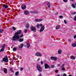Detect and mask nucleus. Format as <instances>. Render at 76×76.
Here are the masks:
<instances>
[{
	"mask_svg": "<svg viewBox=\"0 0 76 76\" xmlns=\"http://www.w3.org/2000/svg\"><path fill=\"white\" fill-rule=\"evenodd\" d=\"M21 30L18 31L17 32L14 34V36L12 38V41H16L19 39L20 38L19 34L21 33Z\"/></svg>",
	"mask_w": 76,
	"mask_h": 76,
	"instance_id": "obj_1",
	"label": "nucleus"
},
{
	"mask_svg": "<svg viewBox=\"0 0 76 76\" xmlns=\"http://www.w3.org/2000/svg\"><path fill=\"white\" fill-rule=\"evenodd\" d=\"M42 26V24H38L37 25V28H39V26L41 27L40 30V32H42V31L44 30V29H45V25H44L43 26Z\"/></svg>",
	"mask_w": 76,
	"mask_h": 76,
	"instance_id": "obj_2",
	"label": "nucleus"
},
{
	"mask_svg": "<svg viewBox=\"0 0 76 76\" xmlns=\"http://www.w3.org/2000/svg\"><path fill=\"white\" fill-rule=\"evenodd\" d=\"M3 61H4V62H8L9 60L8 59V58H7V56H6L4 58H3Z\"/></svg>",
	"mask_w": 76,
	"mask_h": 76,
	"instance_id": "obj_3",
	"label": "nucleus"
},
{
	"mask_svg": "<svg viewBox=\"0 0 76 76\" xmlns=\"http://www.w3.org/2000/svg\"><path fill=\"white\" fill-rule=\"evenodd\" d=\"M5 46H6V44H4L2 46V48L0 50V52H2V51H4V48H5Z\"/></svg>",
	"mask_w": 76,
	"mask_h": 76,
	"instance_id": "obj_4",
	"label": "nucleus"
},
{
	"mask_svg": "<svg viewBox=\"0 0 76 76\" xmlns=\"http://www.w3.org/2000/svg\"><path fill=\"white\" fill-rule=\"evenodd\" d=\"M21 8L23 10H25L26 8V6L25 4H23L21 6Z\"/></svg>",
	"mask_w": 76,
	"mask_h": 76,
	"instance_id": "obj_5",
	"label": "nucleus"
},
{
	"mask_svg": "<svg viewBox=\"0 0 76 76\" xmlns=\"http://www.w3.org/2000/svg\"><path fill=\"white\" fill-rule=\"evenodd\" d=\"M35 56L38 57H41V56H42V55L39 52H36L35 54Z\"/></svg>",
	"mask_w": 76,
	"mask_h": 76,
	"instance_id": "obj_6",
	"label": "nucleus"
},
{
	"mask_svg": "<svg viewBox=\"0 0 76 76\" xmlns=\"http://www.w3.org/2000/svg\"><path fill=\"white\" fill-rule=\"evenodd\" d=\"M31 30L34 32H36V28L34 27H31Z\"/></svg>",
	"mask_w": 76,
	"mask_h": 76,
	"instance_id": "obj_7",
	"label": "nucleus"
},
{
	"mask_svg": "<svg viewBox=\"0 0 76 76\" xmlns=\"http://www.w3.org/2000/svg\"><path fill=\"white\" fill-rule=\"evenodd\" d=\"M37 69L39 72H42V68H41V67H37Z\"/></svg>",
	"mask_w": 76,
	"mask_h": 76,
	"instance_id": "obj_8",
	"label": "nucleus"
},
{
	"mask_svg": "<svg viewBox=\"0 0 76 76\" xmlns=\"http://www.w3.org/2000/svg\"><path fill=\"white\" fill-rule=\"evenodd\" d=\"M50 59L51 60H54L55 61H56L57 59V58L56 57H54V56H52L50 57Z\"/></svg>",
	"mask_w": 76,
	"mask_h": 76,
	"instance_id": "obj_9",
	"label": "nucleus"
},
{
	"mask_svg": "<svg viewBox=\"0 0 76 76\" xmlns=\"http://www.w3.org/2000/svg\"><path fill=\"white\" fill-rule=\"evenodd\" d=\"M4 72L5 74H7V69L6 68H4Z\"/></svg>",
	"mask_w": 76,
	"mask_h": 76,
	"instance_id": "obj_10",
	"label": "nucleus"
},
{
	"mask_svg": "<svg viewBox=\"0 0 76 76\" xmlns=\"http://www.w3.org/2000/svg\"><path fill=\"white\" fill-rule=\"evenodd\" d=\"M3 7H5V9H7L9 7V6L7 5H6L5 4H3L2 6Z\"/></svg>",
	"mask_w": 76,
	"mask_h": 76,
	"instance_id": "obj_11",
	"label": "nucleus"
},
{
	"mask_svg": "<svg viewBox=\"0 0 76 76\" xmlns=\"http://www.w3.org/2000/svg\"><path fill=\"white\" fill-rule=\"evenodd\" d=\"M24 13L25 15H27V14H29V12L28 11L26 10L24 12Z\"/></svg>",
	"mask_w": 76,
	"mask_h": 76,
	"instance_id": "obj_12",
	"label": "nucleus"
},
{
	"mask_svg": "<svg viewBox=\"0 0 76 76\" xmlns=\"http://www.w3.org/2000/svg\"><path fill=\"white\" fill-rule=\"evenodd\" d=\"M70 58L71 59H72V60H75V58H76V57L75 56H71L70 57Z\"/></svg>",
	"mask_w": 76,
	"mask_h": 76,
	"instance_id": "obj_13",
	"label": "nucleus"
},
{
	"mask_svg": "<svg viewBox=\"0 0 76 76\" xmlns=\"http://www.w3.org/2000/svg\"><path fill=\"white\" fill-rule=\"evenodd\" d=\"M23 44H21L20 45V46H19V48H23Z\"/></svg>",
	"mask_w": 76,
	"mask_h": 76,
	"instance_id": "obj_14",
	"label": "nucleus"
},
{
	"mask_svg": "<svg viewBox=\"0 0 76 76\" xmlns=\"http://www.w3.org/2000/svg\"><path fill=\"white\" fill-rule=\"evenodd\" d=\"M72 46L73 47H75L76 46V42H75L72 44Z\"/></svg>",
	"mask_w": 76,
	"mask_h": 76,
	"instance_id": "obj_15",
	"label": "nucleus"
},
{
	"mask_svg": "<svg viewBox=\"0 0 76 76\" xmlns=\"http://www.w3.org/2000/svg\"><path fill=\"white\" fill-rule=\"evenodd\" d=\"M19 71H17L15 73V76H18V75H19Z\"/></svg>",
	"mask_w": 76,
	"mask_h": 76,
	"instance_id": "obj_16",
	"label": "nucleus"
},
{
	"mask_svg": "<svg viewBox=\"0 0 76 76\" xmlns=\"http://www.w3.org/2000/svg\"><path fill=\"white\" fill-rule=\"evenodd\" d=\"M29 24L27 23L26 24V28H29Z\"/></svg>",
	"mask_w": 76,
	"mask_h": 76,
	"instance_id": "obj_17",
	"label": "nucleus"
},
{
	"mask_svg": "<svg viewBox=\"0 0 76 76\" xmlns=\"http://www.w3.org/2000/svg\"><path fill=\"white\" fill-rule=\"evenodd\" d=\"M19 41V42H22L23 41V38L20 39Z\"/></svg>",
	"mask_w": 76,
	"mask_h": 76,
	"instance_id": "obj_18",
	"label": "nucleus"
},
{
	"mask_svg": "<svg viewBox=\"0 0 76 76\" xmlns=\"http://www.w3.org/2000/svg\"><path fill=\"white\" fill-rule=\"evenodd\" d=\"M30 44L29 43H27V48H28L30 47Z\"/></svg>",
	"mask_w": 76,
	"mask_h": 76,
	"instance_id": "obj_19",
	"label": "nucleus"
},
{
	"mask_svg": "<svg viewBox=\"0 0 76 76\" xmlns=\"http://www.w3.org/2000/svg\"><path fill=\"white\" fill-rule=\"evenodd\" d=\"M72 6L73 8H76V5H75V4H72Z\"/></svg>",
	"mask_w": 76,
	"mask_h": 76,
	"instance_id": "obj_20",
	"label": "nucleus"
},
{
	"mask_svg": "<svg viewBox=\"0 0 76 76\" xmlns=\"http://www.w3.org/2000/svg\"><path fill=\"white\" fill-rule=\"evenodd\" d=\"M61 51H62L61 50V49H59L58 50V54H61Z\"/></svg>",
	"mask_w": 76,
	"mask_h": 76,
	"instance_id": "obj_21",
	"label": "nucleus"
},
{
	"mask_svg": "<svg viewBox=\"0 0 76 76\" xmlns=\"http://www.w3.org/2000/svg\"><path fill=\"white\" fill-rule=\"evenodd\" d=\"M60 26H57L56 27V29H58L60 28Z\"/></svg>",
	"mask_w": 76,
	"mask_h": 76,
	"instance_id": "obj_22",
	"label": "nucleus"
},
{
	"mask_svg": "<svg viewBox=\"0 0 76 76\" xmlns=\"http://www.w3.org/2000/svg\"><path fill=\"white\" fill-rule=\"evenodd\" d=\"M31 13H37V11H34L33 12L31 11Z\"/></svg>",
	"mask_w": 76,
	"mask_h": 76,
	"instance_id": "obj_23",
	"label": "nucleus"
},
{
	"mask_svg": "<svg viewBox=\"0 0 76 76\" xmlns=\"http://www.w3.org/2000/svg\"><path fill=\"white\" fill-rule=\"evenodd\" d=\"M12 29H13V31H16V28L15 27H12Z\"/></svg>",
	"mask_w": 76,
	"mask_h": 76,
	"instance_id": "obj_24",
	"label": "nucleus"
},
{
	"mask_svg": "<svg viewBox=\"0 0 76 76\" xmlns=\"http://www.w3.org/2000/svg\"><path fill=\"white\" fill-rule=\"evenodd\" d=\"M10 71H11V72H13V68H10Z\"/></svg>",
	"mask_w": 76,
	"mask_h": 76,
	"instance_id": "obj_25",
	"label": "nucleus"
},
{
	"mask_svg": "<svg viewBox=\"0 0 76 76\" xmlns=\"http://www.w3.org/2000/svg\"><path fill=\"white\" fill-rule=\"evenodd\" d=\"M45 67H49V66L47 64H45Z\"/></svg>",
	"mask_w": 76,
	"mask_h": 76,
	"instance_id": "obj_26",
	"label": "nucleus"
},
{
	"mask_svg": "<svg viewBox=\"0 0 76 76\" xmlns=\"http://www.w3.org/2000/svg\"><path fill=\"white\" fill-rule=\"evenodd\" d=\"M50 4L49 3H48V7H49H49H50Z\"/></svg>",
	"mask_w": 76,
	"mask_h": 76,
	"instance_id": "obj_27",
	"label": "nucleus"
},
{
	"mask_svg": "<svg viewBox=\"0 0 76 76\" xmlns=\"http://www.w3.org/2000/svg\"><path fill=\"white\" fill-rule=\"evenodd\" d=\"M62 70L63 71H64V70H65V68H64V67H63L62 69Z\"/></svg>",
	"mask_w": 76,
	"mask_h": 76,
	"instance_id": "obj_28",
	"label": "nucleus"
},
{
	"mask_svg": "<svg viewBox=\"0 0 76 76\" xmlns=\"http://www.w3.org/2000/svg\"><path fill=\"white\" fill-rule=\"evenodd\" d=\"M38 20H39V22H41V21L42 20V19H39Z\"/></svg>",
	"mask_w": 76,
	"mask_h": 76,
	"instance_id": "obj_29",
	"label": "nucleus"
},
{
	"mask_svg": "<svg viewBox=\"0 0 76 76\" xmlns=\"http://www.w3.org/2000/svg\"><path fill=\"white\" fill-rule=\"evenodd\" d=\"M13 51H16V48H13Z\"/></svg>",
	"mask_w": 76,
	"mask_h": 76,
	"instance_id": "obj_30",
	"label": "nucleus"
},
{
	"mask_svg": "<svg viewBox=\"0 0 76 76\" xmlns=\"http://www.w3.org/2000/svg\"><path fill=\"white\" fill-rule=\"evenodd\" d=\"M64 2H65L66 3V2H67L68 1L67 0H63Z\"/></svg>",
	"mask_w": 76,
	"mask_h": 76,
	"instance_id": "obj_31",
	"label": "nucleus"
},
{
	"mask_svg": "<svg viewBox=\"0 0 76 76\" xmlns=\"http://www.w3.org/2000/svg\"><path fill=\"white\" fill-rule=\"evenodd\" d=\"M74 20H75V21H76V15L74 17Z\"/></svg>",
	"mask_w": 76,
	"mask_h": 76,
	"instance_id": "obj_32",
	"label": "nucleus"
},
{
	"mask_svg": "<svg viewBox=\"0 0 76 76\" xmlns=\"http://www.w3.org/2000/svg\"><path fill=\"white\" fill-rule=\"evenodd\" d=\"M23 37V34H22L20 36V38H22Z\"/></svg>",
	"mask_w": 76,
	"mask_h": 76,
	"instance_id": "obj_33",
	"label": "nucleus"
},
{
	"mask_svg": "<svg viewBox=\"0 0 76 76\" xmlns=\"http://www.w3.org/2000/svg\"><path fill=\"white\" fill-rule=\"evenodd\" d=\"M23 69V68H22V67L20 68V70L21 71H22Z\"/></svg>",
	"mask_w": 76,
	"mask_h": 76,
	"instance_id": "obj_34",
	"label": "nucleus"
},
{
	"mask_svg": "<svg viewBox=\"0 0 76 76\" xmlns=\"http://www.w3.org/2000/svg\"><path fill=\"white\" fill-rule=\"evenodd\" d=\"M63 17V16L60 15L59 16V18H62Z\"/></svg>",
	"mask_w": 76,
	"mask_h": 76,
	"instance_id": "obj_35",
	"label": "nucleus"
},
{
	"mask_svg": "<svg viewBox=\"0 0 76 76\" xmlns=\"http://www.w3.org/2000/svg\"><path fill=\"white\" fill-rule=\"evenodd\" d=\"M3 30H1L0 29V33H2V32H3Z\"/></svg>",
	"mask_w": 76,
	"mask_h": 76,
	"instance_id": "obj_36",
	"label": "nucleus"
},
{
	"mask_svg": "<svg viewBox=\"0 0 76 76\" xmlns=\"http://www.w3.org/2000/svg\"><path fill=\"white\" fill-rule=\"evenodd\" d=\"M35 22H39V20H38V19H36V20H35Z\"/></svg>",
	"mask_w": 76,
	"mask_h": 76,
	"instance_id": "obj_37",
	"label": "nucleus"
},
{
	"mask_svg": "<svg viewBox=\"0 0 76 76\" xmlns=\"http://www.w3.org/2000/svg\"><path fill=\"white\" fill-rule=\"evenodd\" d=\"M64 23L65 24L67 23V21L66 20H64Z\"/></svg>",
	"mask_w": 76,
	"mask_h": 76,
	"instance_id": "obj_38",
	"label": "nucleus"
},
{
	"mask_svg": "<svg viewBox=\"0 0 76 76\" xmlns=\"http://www.w3.org/2000/svg\"><path fill=\"white\" fill-rule=\"evenodd\" d=\"M45 69H48V68H50V67H45Z\"/></svg>",
	"mask_w": 76,
	"mask_h": 76,
	"instance_id": "obj_39",
	"label": "nucleus"
},
{
	"mask_svg": "<svg viewBox=\"0 0 76 76\" xmlns=\"http://www.w3.org/2000/svg\"><path fill=\"white\" fill-rule=\"evenodd\" d=\"M40 63H41V64H42V65H43V62H42V61H41Z\"/></svg>",
	"mask_w": 76,
	"mask_h": 76,
	"instance_id": "obj_40",
	"label": "nucleus"
},
{
	"mask_svg": "<svg viewBox=\"0 0 76 76\" xmlns=\"http://www.w3.org/2000/svg\"><path fill=\"white\" fill-rule=\"evenodd\" d=\"M66 74L65 73H64L63 75V76H66Z\"/></svg>",
	"mask_w": 76,
	"mask_h": 76,
	"instance_id": "obj_41",
	"label": "nucleus"
},
{
	"mask_svg": "<svg viewBox=\"0 0 76 76\" xmlns=\"http://www.w3.org/2000/svg\"><path fill=\"white\" fill-rule=\"evenodd\" d=\"M27 29H26L25 30L24 32H25V33H26V32H27Z\"/></svg>",
	"mask_w": 76,
	"mask_h": 76,
	"instance_id": "obj_42",
	"label": "nucleus"
},
{
	"mask_svg": "<svg viewBox=\"0 0 76 76\" xmlns=\"http://www.w3.org/2000/svg\"><path fill=\"white\" fill-rule=\"evenodd\" d=\"M37 67H40V66H39V64H37Z\"/></svg>",
	"mask_w": 76,
	"mask_h": 76,
	"instance_id": "obj_43",
	"label": "nucleus"
},
{
	"mask_svg": "<svg viewBox=\"0 0 76 76\" xmlns=\"http://www.w3.org/2000/svg\"><path fill=\"white\" fill-rule=\"evenodd\" d=\"M75 14H76V12H74L72 13V15H75Z\"/></svg>",
	"mask_w": 76,
	"mask_h": 76,
	"instance_id": "obj_44",
	"label": "nucleus"
},
{
	"mask_svg": "<svg viewBox=\"0 0 76 76\" xmlns=\"http://www.w3.org/2000/svg\"><path fill=\"white\" fill-rule=\"evenodd\" d=\"M68 41H69V42H71V41H72L71 39H68Z\"/></svg>",
	"mask_w": 76,
	"mask_h": 76,
	"instance_id": "obj_45",
	"label": "nucleus"
},
{
	"mask_svg": "<svg viewBox=\"0 0 76 76\" xmlns=\"http://www.w3.org/2000/svg\"><path fill=\"white\" fill-rule=\"evenodd\" d=\"M39 60H40V59L39 58H38L37 60V61H39Z\"/></svg>",
	"mask_w": 76,
	"mask_h": 76,
	"instance_id": "obj_46",
	"label": "nucleus"
},
{
	"mask_svg": "<svg viewBox=\"0 0 76 76\" xmlns=\"http://www.w3.org/2000/svg\"><path fill=\"white\" fill-rule=\"evenodd\" d=\"M57 66H58V67H59V66H60V64H58L57 65Z\"/></svg>",
	"mask_w": 76,
	"mask_h": 76,
	"instance_id": "obj_47",
	"label": "nucleus"
},
{
	"mask_svg": "<svg viewBox=\"0 0 76 76\" xmlns=\"http://www.w3.org/2000/svg\"><path fill=\"white\" fill-rule=\"evenodd\" d=\"M55 66L53 65H52L51 66V67H54Z\"/></svg>",
	"mask_w": 76,
	"mask_h": 76,
	"instance_id": "obj_48",
	"label": "nucleus"
},
{
	"mask_svg": "<svg viewBox=\"0 0 76 76\" xmlns=\"http://www.w3.org/2000/svg\"><path fill=\"white\" fill-rule=\"evenodd\" d=\"M76 38V35L74 37V38Z\"/></svg>",
	"mask_w": 76,
	"mask_h": 76,
	"instance_id": "obj_49",
	"label": "nucleus"
},
{
	"mask_svg": "<svg viewBox=\"0 0 76 76\" xmlns=\"http://www.w3.org/2000/svg\"><path fill=\"white\" fill-rule=\"evenodd\" d=\"M56 73H57L58 72V70H56V71H55Z\"/></svg>",
	"mask_w": 76,
	"mask_h": 76,
	"instance_id": "obj_50",
	"label": "nucleus"
},
{
	"mask_svg": "<svg viewBox=\"0 0 76 76\" xmlns=\"http://www.w3.org/2000/svg\"><path fill=\"white\" fill-rule=\"evenodd\" d=\"M17 57H18V58H19V56H17Z\"/></svg>",
	"mask_w": 76,
	"mask_h": 76,
	"instance_id": "obj_51",
	"label": "nucleus"
},
{
	"mask_svg": "<svg viewBox=\"0 0 76 76\" xmlns=\"http://www.w3.org/2000/svg\"><path fill=\"white\" fill-rule=\"evenodd\" d=\"M51 67V68H54V67Z\"/></svg>",
	"mask_w": 76,
	"mask_h": 76,
	"instance_id": "obj_52",
	"label": "nucleus"
},
{
	"mask_svg": "<svg viewBox=\"0 0 76 76\" xmlns=\"http://www.w3.org/2000/svg\"><path fill=\"white\" fill-rule=\"evenodd\" d=\"M64 65H62V67H64Z\"/></svg>",
	"mask_w": 76,
	"mask_h": 76,
	"instance_id": "obj_53",
	"label": "nucleus"
},
{
	"mask_svg": "<svg viewBox=\"0 0 76 76\" xmlns=\"http://www.w3.org/2000/svg\"><path fill=\"white\" fill-rule=\"evenodd\" d=\"M60 76V75L59 74H58L57 75V76Z\"/></svg>",
	"mask_w": 76,
	"mask_h": 76,
	"instance_id": "obj_54",
	"label": "nucleus"
},
{
	"mask_svg": "<svg viewBox=\"0 0 76 76\" xmlns=\"http://www.w3.org/2000/svg\"><path fill=\"white\" fill-rule=\"evenodd\" d=\"M69 76H72V75H69Z\"/></svg>",
	"mask_w": 76,
	"mask_h": 76,
	"instance_id": "obj_55",
	"label": "nucleus"
},
{
	"mask_svg": "<svg viewBox=\"0 0 76 76\" xmlns=\"http://www.w3.org/2000/svg\"><path fill=\"white\" fill-rule=\"evenodd\" d=\"M71 1H73V0H71Z\"/></svg>",
	"mask_w": 76,
	"mask_h": 76,
	"instance_id": "obj_56",
	"label": "nucleus"
},
{
	"mask_svg": "<svg viewBox=\"0 0 76 76\" xmlns=\"http://www.w3.org/2000/svg\"><path fill=\"white\" fill-rule=\"evenodd\" d=\"M20 0L21 1H22V0Z\"/></svg>",
	"mask_w": 76,
	"mask_h": 76,
	"instance_id": "obj_57",
	"label": "nucleus"
}]
</instances>
